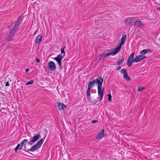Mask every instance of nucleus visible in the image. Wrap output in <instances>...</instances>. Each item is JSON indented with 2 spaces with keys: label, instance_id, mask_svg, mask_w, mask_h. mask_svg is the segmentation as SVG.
Here are the masks:
<instances>
[{
  "label": "nucleus",
  "instance_id": "obj_11",
  "mask_svg": "<svg viewBox=\"0 0 160 160\" xmlns=\"http://www.w3.org/2000/svg\"><path fill=\"white\" fill-rule=\"evenodd\" d=\"M121 46L119 45L118 47L114 48L113 50V52H111L112 55H115L118 53L120 51Z\"/></svg>",
  "mask_w": 160,
  "mask_h": 160
},
{
  "label": "nucleus",
  "instance_id": "obj_14",
  "mask_svg": "<svg viewBox=\"0 0 160 160\" xmlns=\"http://www.w3.org/2000/svg\"><path fill=\"white\" fill-rule=\"evenodd\" d=\"M42 36L41 34L38 36V37L36 38L35 43L38 44H39L42 41Z\"/></svg>",
  "mask_w": 160,
  "mask_h": 160
},
{
  "label": "nucleus",
  "instance_id": "obj_3",
  "mask_svg": "<svg viewBox=\"0 0 160 160\" xmlns=\"http://www.w3.org/2000/svg\"><path fill=\"white\" fill-rule=\"evenodd\" d=\"M23 18V16H20L18 18V20L15 23V24L13 26L12 29L10 31L11 34V33L15 34L19 27L20 25L21 24V22L22 21Z\"/></svg>",
  "mask_w": 160,
  "mask_h": 160
},
{
  "label": "nucleus",
  "instance_id": "obj_1",
  "mask_svg": "<svg viewBox=\"0 0 160 160\" xmlns=\"http://www.w3.org/2000/svg\"><path fill=\"white\" fill-rule=\"evenodd\" d=\"M96 82L98 85V95L100 97L99 100L101 101L103 98V95L104 88L102 89V86L103 81V79L101 76H99L97 78Z\"/></svg>",
  "mask_w": 160,
  "mask_h": 160
},
{
  "label": "nucleus",
  "instance_id": "obj_7",
  "mask_svg": "<svg viewBox=\"0 0 160 160\" xmlns=\"http://www.w3.org/2000/svg\"><path fill=\"white\" fill-rule=\"evenodd\" d=\"M48 68L52 71H54L56 69V65L53 62L50 61L48 62Z\"/></svg>",
  "mask_w": 160,
  "mask_h": 160
},
{
  "label": "nucleus",
  "instance_id": "obj_38",
  "mask_svg": "<svg viewBox=\"0 0 160 160\" xmlns=\"http://www.w3.org/2000/svg\"><path fill=\"white\" fill-rule=\"evenodd\" d=\"M5 108H2V109H5Z\"/></svg>",
  "mask_w": 160,
  "mask_h": 160
},
{
  "label": "nucleus",
  "instance_id": "obj_16",
  "mask_svg": "<svg viewBox=\"0 0 160 160\" xmlns=\"http://www.w3.org/2000/svg\"><path fill=\"white\" fill-rule=\"evenodd\" d=\"M126 35H122L121 39V42L120 44V45L122 46L124 43L125 40L126 38Z\"/></svg>",
  "mask_w": 160,
  "mask_h": 160
},
{
  "label": "nucleus",
  "instance_id": "obj_29",
  "mask_svg": "<svg viewBox=\"0 0 160 160\" xmlns=\"http://www.w3.org/2000/svg\"><path fill=\"white\" fill-rule=\"evenodd\" d=\"M98 122V121L96 120H93L92 121V123H96V122Z\"/></svg>",
  "mask_w": 160,
  "mask_h": 160
},
{
  "label": "nucleus",
  "instance_id": "obj_39",
  "mask_svg": "<svg viewBox=\"0 0 160 160\" xmlns=\"http://www.w3.org/2000/svg\"><path fill=\"white\" fill-rule=\"evenodd\" d=\"M13 24V23H12L11 24V25H12Z\"/></svg>",
  "mask_w": 160,
  "mask_h": 160
},
{
  "label": "nucleus",
  "instance_id": "obj_13",
  "mask_svg": "<svg viewBox=\"0 0 160 160\" xmlns=\"http://www.w3.org/2000/svg\"><path fill=\"white\" fill-rule=\"evenodd\" d=\"M133 18L131 17L127 18L124 19V22L126 24L129 25L131 23V22L133 21Z\"/></svg>",
  "mask_w": 160,
  "mask_h": 160
},
{
  "label": "nucleus",
  "instance_id": "obj_20",
  "mask_svg": "<svg viewBox=\"0 0 160 160\" xmlns=\"http://www.w3.org/2000/svg\"><path fill=\"white\" fill-rule=\"evenodd\" d=\"M124 60V58L123 56H122V58L117 62V64L118 65H119L123 63Z\"/></svg>",
  "mask_w": 160,
  "mask_h": 160
},
{
  "label": "nucleus",
  "instance_id": "obj_10",
  "mask_svg": "<svg viewBox=\"0 0 160 160\" xmlns=\"http://www.w3.org/2000/svg\"><path fill=\"white\" fill-rule=\"evenodd\" d=\"M106 135V134L104 133V129H102L101 131L99 133L98 135L96 137L97 139H101Z\"/></svg>",
  "mask_w": 160,
  "mask_h": 160
},
{
  "label": "nucleus",
  "instance_id": "obj_18",
  "mask_svg": "<svg viewBox=\"0 0 160 160\" xmlns=\"http://www.w3.org/2000/svg\"><path fill=\"white\" fill-rule=\"evenodd\" d=\"M15 34L11 33V32H10L9 33V35L8 36V37L7 38L8 41H11L12 40L14 36V35Z\"/></svg>",
  "mask_w": 160,
  "mask_h": 160
},
{
  "label": "nucleus",
  "instance_id": "obj_28",
  "mask_svg": "<svg viewBox=\"0 0 160 160\" xmlns=\"http://www.w3.org/2000/svg\"><path fill=\"white\" fill-rule=\"evenodd\" d=\"M108 100L109 101L111 102L112 101V96L111 94H109L108 95Z\"/></svg>",
  "mask_w": 160,
  "mask_h": 160
},
{
  "label": "nucleus",
  "instance_id": "obj_30",
  "mask_svg": "<svg viewBox=\"0 0 160 160\" xmlns=\"http://www.w3.org/2000/svg\"><path fill=\"white\" fill-rule=\"evenodd\" d=\"M6 86H9V84L8 82H7L5 84V85Z\"/></svg>",
  "mask_w": 160,
  "mask_h": 160
},
{
  "label": "nucleus",
  "instance_id": "obj_19",
  "mask_svg": "<svg viewBox=\"0 0 160 160\" xmlns=\"http://www.w3.org/2000/svg\"><path fill=\"white\" fill-rule=\"evenodd\" d=\"M111 55H112V54L111 53V52H109L108 53H103L101 54V56L102 58H106L107 56H109Z\"/></svg>",
  "mask_w": 160,
  "mask_h": 160
},
{
  "label": "nucleus",
  "instance_id": "obj_34",
  "mask_svg": "<svg viewBox=\"0 0 160 160\" xmlns=\"http://www.w3.org/2000/svg\"><path fill=\"white\" fill-rule=\"evenodd\" d=\"M36 61H37V62H40V60L39 59H38V58H36Z\"/></svg>",
  "mask_w": 160,
  "mask_h": 160
},
{
  "label": "nucleus",
  "instance_id": "obj_23",
  "mask_svg": "<svg viewBox=\"0 0 160 160\" xmlns=\"http://www.w3.org/2000/svg\"><path fill=\"white\" fill-rule=\"evenodd\" d=\"M121 73L122 74L124 75V74H125L127 73V72L126 71V69H122L121 70Z\"/></svg>",
  "mask_w": 160,
  "mask_h": 160
},
{
  "label": "nucleus",
  "instance_id": "obj_37",
  "mask_svg": "<svg viewBox=\"0 0 160 160\" xmlns=\"http://www.w3.org/2000/svg\"><path fill=\"white\" fill-rule=\"evenodd\" d=\"M26 145V144H24V148H25V149H26V145Z\"/></svg>",
  "mask_w": 160,
  "mask_h": 160
},
{
  "label": "nucleus",
  "instance_id": "obj_17",
  "mask_svg": "<svg viewBox=\"0 0 160 160\" xmlns=\"http://www.w3.org/2000/svg\"><path fill=\"white\" fill-rule=\"evenodd\" d=\"M133 62H135L134 59H133V60L128 58L127 61V65L128 66V67H131L132 65Z\"/></svg>",
  "mask_w": 160,
  "mask_h": 160
},
{
  "label": "nucleus",
  "instance_id": "obj_2",
  "mask_svg": "<svg viewBox=\"0 0 160 160\" xmlns=\"http://www.w3.org/2000/svg\"><path fill=\"white\" fill-rule=\"evenodd\" d=\"M90 81L88 82V89L87 92V96L89 99H90V90L93 87L95 84L96 80H93V78H91L90 79Z\"/></svg>",
  "mask_w": 160,
  "mask_h": 160
},
{
  "label": "nucleus",
  "instance_id": "obj_36",
  "mask_svg": "<svg viewBox=\"0 0 160 160\" xmlns=\"http://www.w3.org/2000/svg\"><path fill=\"white\" fill-rule=\"evenodd\" d=\"M157 9L158 10L160 11V7L157 8Z\"/></svg>",
  "mask_w": 160,
  "mask_h": 160
},
{
  "label": "nucleus",
  "instance_id": "obj_27",
  "mask_svg": "<svg viewBox=\"0 0 160 160\" xmlns=\"http://www.w3.org/2000/svg\"><path fill=\"white\" fill-rule=\"evenodd\" d=\"M145 88L144 87H140L138 88V91L141 92Z\"/></svg>",
  "mask_w": 160,
  "mask_h": 160
},
{
  "label": "nucleus",
  "instance_id": "obj_35",
  "mask_svg": "<svg viewBox=\"0 0 160 160\" xmlns=\"http://www.w3.org/2000/svg\"><path fill=\"white\" fill-rule=\"evenodd\" d=\"M29 71V70L28 68H27V69H26V70H25V72L26 73H27V72H28V71Z\"/></svg>",
  "mask_w": 160,
  "mask_h": 160
},
{
  "label": "nucleus",
  "instance_id": "obj_9",
  "mask_svg": "<svg viewBox=\"0 0 160 160\" xmlns=\"http://www.w3.org/2000/svg\"><path fill=\"white\" fill-rule=\"evenodd\" d=\"M146 58V57L144 55H138L136 56L134 58L135 62H138L142 60H143Z\"/></svg>",
  "mask_w": 160,
  "mask_h": 160
},
{
  "label": "nucleus",
  "instance_id": "obj_15",
  "mask_svg": "<svg viewBox=\"0 0 160 160\" xmlns=\"http://www.w3.org/2000/svg\"><path fill=\"white\" fill-rule=\"evenodd\" d=\"M152 50L150 49H145L140 51V54L142 55H143L145 54L146 53H148L149 52H152Z\"/></svg>",
  "mask_w": 160,
  "mask_h": 160
},
{
  "label": "nucleus",
  "instance_id": "obj_31",
  "mask_svg": "<svg viewBox=\"0 0 160 160\" xmlns=\"http://www.w3.org/2000/svg\"><path fill=\"white\" fill-rule=\"evenodd\" d=\"M19 148H18V147H16L15 149H14V150L16 152H17V150H18V149Z\"/></svg>",
  "mask_w": 160,
  "mask_h": 160
},
{
  "label": "nucleus",
  "instance_id": "obj_26",
  "mask_svg": "<svg viewBox=\"0 0 160 160\" xmlns=\"http://www.w3.org/2000/svg\"><path fill=\"white\" fill-rule=\"evenodd\" d=\"M65 46L63 48H61V54L64 53L63 56H65V52L64 51V48H65Z\"/></svg>",
  "mask_w": 160,
  "mask_h": 160
},
{
  "label": "nucleus",
  "instance_id": "obj_5",
  "mask_svg": "<svg viewBox=\"0 0 160 160\" xmlns=\"http://www.w3.org/2000/svg\"><path fill=\"white\" fill-rule=\"evenodd\" d=\"M41 138L40 134H38L33 137V138L30 140L28 143L30 145H32L35 142Z\"/></svg>",
  "mask_w": 160,
  "mask_h": 160
},
{
  "label": "nucleus",
  "instance_id": "obj_8",
  "mask_svg": "<svg viewBox=\"0 0 160 160\" xmlns=\"http://www.w3.org/2000/svg\"><path fill=\"white\" fill-rule=\"evenodd\" d=\"M56 106L57 107L58 110L60 111L63 110L67 108V106L63 103H57Z\"/></svg>",
  "mask_w": 160,
  "mask_h": 160
},
{
  "label": "nucleus",
  "instance_id": "obj_4",
  "mask_svg": "<svg viewBox=\"0 0 160 160\" xmlns=\"http://www.w3.org/2000/svg\"><path fill=\"white\" fill-rule=\"evenodd\" d=\"M43 142V138L41 139L36 144L32 146L31 148L29 149L28 150L25 149L24 150L27 152H28V151L33 152L37 149H39L41 147Z\"/></svg>",
  "mask_w": 160,
  "mask_h": 160
},
{
  "label": "nucleus",
  "instance_id": "obj_21",
  "mask_svg": "<svg viewBox=\"0 0 160 160\" xmlns=\"http://www.w3.org/2000/svg\"><path fill=\"white\" fill-rule=\"evenodd\" d=\"M28 140L25 139L24 140H23L21 142V146L20 148L19 149H22V148L23 147L24 145V144H25V143H28Z\"/></svg>",
  "mask_w": 160,
  "mask_h": 160
},
{
  "label": "nucleus",
  "instance_id": "obj_25",
  "mask_svg": "<svg viewBox=\"0 0 160 160\" xmlns=\"http://www.w3.org/2000/svg\"><path fill=\"white\" fill-rule=\"evenodd\" d=\"M33 82V80H31L30 81L26 83V85H30L32 84Z\"/></svg>",
  "mask_w": 160,
  "mask_h": 160
},
{
  "label": "nucleus",
  "instance_id": "obj_6",
  "mask_svg": "<svg viewBox=\"0 0 160 160\" xmlns=\"http://www.w3.org/2000/svg\"><path fill=\"white\" fill-rule=\"evenodd\" d=\"M63 56L61 54H59L56 57L53 58V59L56 60L58 63L60 68H62L61 64L62 60V59Z\"/></svg>",
  "mask_w": 160,
  "mask_h": 160
},
{
  "label": "nucleus",
  "instance_id": "obj_22",
  "mask_svg": "<svg viewBox=\"0 0 160 160\" xmlns=\"http://www.w3.org/2000/svg\"><path fill=\"white\" fill-rule=\"evenodd\" d=\"M124 78L127 81H129L131 80L130 78L128 76L127 73L123 75Z\"/></svg>",
  "mask_w": 160,
  "mask_h": 160
},
{
  "label": "nucleus",
  "instance_id": "obj_33",
  "mask_svg": "<svg viewBox=\"0 0 160 160\" xmlns=\"http://www.w3.org/2000/svg\"><path fill=\"white\" fill-rule=\"evenodd\" d=\"M21 146V144H19V143H18L17 146V147H18V148H20V147Z\"/></svg>",
  "mask_w": 160,
  "mask_h": 160
},
{
  "label": "nucleus",
  "instance_id": "obj_24",
  "mask_svg": "<svg viewBox=\"0 0 160 160\" xmlns=\"http://www.w3.org/2000/svg\"><path fill=\"white\" fill-rule=\"evenodd\" d=\"M134 52H133L130 55V56H129V58H129L130 59H133V57H134Z\"/></svg>",
  "mask_w": 160,
  "mask_h": 160
},
{
  "label": "nucleus",
  "instance_id": "obj_12",
  "mask_svg": "<svg viewBox=\"0 0 160 160\" xmlns=\"http://www.w3.org/2000/svg\"><path fill=\"white\" fill-rule=\"evenodd\" d=\"M133 26H136L137 27H141L144 26V24L140 21L136 20L134 22L133 24H132Z\"/></svg>",
  "mask_w": 160,
  "mask_h": 160
},
{
  "label": "nucleus",
  "instance_id": "obj_32",
  "mask_svg": "<svg viewBox=\"0 0 160 160\" xmlns=\"http://www.w3.org/2000/svg\"><path fill=\"white\" fill-rule=\"evenodd\" d=\"M121 68V67L120 66H118V67L116 69V70H119Z\"/></svg>",
  "mask_w": 160,
  "mask_h": 160
}]
</instances>
